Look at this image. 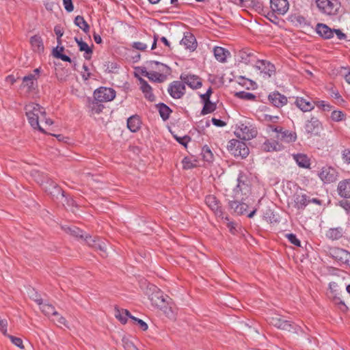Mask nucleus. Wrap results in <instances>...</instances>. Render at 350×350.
I'll use <instances>...</instances> for the list:
<instances>
[{
  "label": "nucleus",
  "mask_w": 350,
  "mask_h": 350,
  "mask_svg": "<svg viewBox=\"0 0 350 350\" xmlns=\"http://www.w3.org/2000/svg\"><path fill=\"white\" fill-rule=\"evenodd\" d=\"M114 315L122 324H125L127 322L128 319H130L131 314L126 309L119 308L116 306L114 308Z\"/></svg>",
  "instance_id": "28"
},
{
  "label": "nucleus",
  "mask_w": 350,
  "mask_h": 350,
  "mask_svg": "<svg viewBox=\"0 0 350 350\" xmlns=\"http://www.w3.org/2000/svg\"><path fill=\"white\" fill-rule=\"evenodd\" d=\"M75 40L78 44L79 51H84V57L86 59H90L92 57V49L88 45V44L82 40V39H78L77 37L75 38Z\"/></svg>",
  "instance_id": "36"
},
{
  "label": "nucleus",
  "mask_w": 350,
  "mask_h": 350,
  "mask_svg": "<svg viewBox=\"0 0 350 350\" xmlns=\"http://www.w3.org/2000/svg\"><path fill=\"white\" fill-rule=\"evenodd\" d=\"M183 167L185 170L191 169L196 166L195 163H193V161L191 158L186 157L183 159L182 161Z\"/></svg>",
  "instance_id": "52"
},
{
  "label": "nucleus",
  "mask_w": 350,
  "mask_h": 350,
  "mask_svg": "<svg viewBox=\"0 0 350 350\" xmlns=\"http://www.w3.org/2000/svg\"><path fill=\"white\" fill-rule=\"evenodd\" d=\"M212 93H213L212 88L210 87L205 94H202L200 96L202 101L205 102V101L210 100V97H211Z\"/></svg>",
  "instance_id": "61"
},
{
  "label": "nucleus",
  "mask_w": 350,
  "mask_h": 350,
  "mask_svg": "<svg viewBox=\"0 0 350 350\" xmlns=\"http://www.w3.org/2000/svg\"><path fill=\"white\" fill-rule=\"evenodd\" d=\"M329 289L330 293L334 299H339V295L340 294V290L338 284L336 282H331L329 284Z\"/></svg>",
  "instance_id": "47"
},
{
  "label": "nucleus",
  "mask_w": 350,
  "mask_h": 350,
  "mask_svg": "<svg viewBox=\"0 0 350 350\" xmlns=\"http://www.w3.org/2000/svg\"><path fill=\"white\" fill-rule=\"evenodd\" d=\"M88 107L92 114H99L104 106L100 102L88 98Z\"/></svg>",
  "instance_id": "37"
},
{
  "label": "nucleus",
  "mask_w": 350,
  "mask_h": 350,
  "mask_svg": "<svg viewBox=\"0 0 350 350\" xmlns=\"http://www.w3.org/2000/svg\"><path fill=\"white\" fill-rule=\"evenodd\" d=\"M315 105H316L318 107H319V108L322 109H323V110H324V111H330V110H331V109H332V107L329 104L326 103H325V101H323V100H319V101H317V102L315 103Z\"/></svg>",
  "instance_id": "57"
},
{
  "label": "nucleus",
  "mask_w": 350,
  "mask_h": 350,
  "mask_svg": "<svg viewBox=\"0 0 350 350\" xmlns=\"http://www.w3.org/2000/svg\"><path fill=\"white\" fill-rule=\"evenodd\" d=\"M53 55L64 62H71V59L68 55L62 54L60 51H58L57 49L53 50Z\"/></svg>",
  "instance_id": "55"
},
{
  "label": "nucleus",
  "mask_w": 350,
  "mask_h": 350,
  "mask_svg": "<svg viewBox=\"0 0 350 350\" xmlns=\"http://www.w3.org/2000/svg\"><path fill=\"white\" fill-rule=\"evenodd\" d=\"M127 127L131 132H137L141 127V121L139 117L135 115L132 116L128 118Z\"/></svg>",
  "instance_id": "30"
},
{
  "label": "nucleus",
  "mask_w": 350,
  "mask_h": 350,
  "mask_svg": "<svg viewBox=\"0 0 350 350\" xmlns=\"http://www.w3.org/2000/svg\"><path fill=\"white\" fill-rule=\"evenodd\" d=\"M264 120H265V121H267L269 122L275 123V122H278V121L279 120V117L266 114V115H265Z\"/></svg>",
  "instance_id": "63"
},
{
  "label": "nucleus",
  "mask_w": 350,
  "mask_h": 350,
  "mask_svg": "<svg viewBox=\"0 0 350 350\" xmlns=\"http://www.w3.org/2000/svg\"><path fill=\"white\" fill-rule=\"evenodd\" d=\"M139 84H140V90L144 94L146 98H147L150 101H154L155 96L152 93V90L151 86L148 83V82L142 78L139 79Z\"/></svg>",
  "instance_id": "24"
},
{
  "label": "nucleus",
  "mask_w": 350,
  "mask_h": 350,
  "mask_svg": "<svg viewBox=\"0 0 350 350\" xmlns=\"http://www.w3.org/2000/svg\"><path fill=\"white\" fill-rule=\"evenodd\" d=\"M201 154L205 161L211 163L213 161L214 156L208 146H204L202 148Z\"/></svg>",
  "instance_id": "45"
},
{
  "label": "nucleus",
  "mask_w": 350,
  "mask_h": 350,
  "mask_svg": "<svg viewBox=\"0 0 350 350\" xmlns=\"http://www.w3.org/2000/svg\"><path fill=\"white\" fill-rule=\"evenodd\" d=\"M322 129V124L316 117H312L305 124L306 132L313 135H319Z\"/></svg>",
  "instance_id": "15"
},
{
  "label": "nucleus",
  "mask_w": 350,
  "mask_h": 350,
  "mask_svg": "<svg viewBox=\"0 0 350 350\" xmlns=\"http://www.w3.org/2000/svg\"><path fill=\"white\" fill-rule=\"evenodd\" d=\"M228 151L235 157L245 158L249 154V148L246 144L238 139H231L228 144Z\"/></svg>",
  "instance_id": "3"
},
{
  "label": "nucleus",
  "mask_w": 350,
  "mask_h": 350,
  "mask_svg": "<svg viewBox=\"0 0 350 350\" xmlns=\"http://www.w3.org/2000/svg\"><path fill=\"white\" fill-rule=\"evenodd\" d=\"M63 3L64 5L65 10L67 12H70L73 11L74 6H73L72 0H63Z\"/></svg>",
  "instance_id": "60"
},
{
  "label": "nucleus",
  "mask_w": 350,
  "mask_h": 350,
  "mask_svg": "<svg viewBox=\"0 0 350 350\" xmlns=\"http://www.w3.org/2000/svg\"><path fill=\"white\" fill-rule=\"evenodd\" d=\"M268 99L276 107H281L287 103V98L278 92L271 93L268 96Z\"/></svg>",
  "instance_id": "21"
},
{
  "label": "nucleus",
  "mask_w": 350,
  "mask_h": 350,
  "mask_svg": "<svg viewBox=\"0 0 350 350\" xmlns=\"http://www.w3.org/2000/svg\"><path fill=\"white\" fill-rule=\"evenodd\" d=\"M344 232L345 231L342 227L332 228L326 232L325 236L329 239L335 241L342 237Z\"/></svg>",
  "instance_id": "29"
},
{
  "label": "nucleus",
  "mask_w": 350,
  "mask_h": 350,
  "mask_svg": "<svg viewBox=\"0 0 350 350\" xmlns=\"http://www.w3.org/2000/svg\"><path fill=\"white\" fill-rule=\"evenodd\" d=\"M168 92L172 98H180L185 92V83L178 81L172 82L168 88Z\"/></svg>",
  "instance_id": "14"
},
{
  "label": "nucleus",
  "mask_w": 350,
  "mask_h": 350,
  "mask_svg": "<svg viewBox=\"0 0 350 350\" xmlns=\"http://www.w3.org/2000/svg\"><path fill=\"white\" fill-rule=\"evenodd\" d=\"M345 114L341 111H333L331 114V118L335 122H339L344 120Z\"/></svg>",
  "instance_id": "51"
},
{
  "label": "nucleus",
  "mask_w": 350,
  "mask_h": 350,
  "mask_svg": "<svg viewBox=\"0 0 350 350\" xmlns=\"http://www.w3.org/2000/svg\"><path fill=\"white\" fill-rule=\"evenodd\" d=\"M234 200H229L228 206L230 209L233 211L234 214L238 215H243L246 213L248 208V204L244 201L245 198H233Z\"/></svg>",
  "instance_id": "10"
},
{
  "label": "nucleus",
  "mask_w": 350,
  "mask_h": 350,
  "mask_svg": "<svg viewBox=\"0 0 350 350\" xmlns=\"http://www.w3.org/2000/svg\"><path fill=\"white\" fill-rule=\"evenodd\" d=\"M142 75L154 82L161 83L163 82L165 79V77L163 74L154 71L148 72L146 69L142 70Z\"/></svg>",
  "instance_id": "33"
},
{
  "label": "nucleus",
  "mask_w": 350,
  "mask_h": 350,
  "mask_svg": "<svg viewBox=\"0 0 350 350\" xmlns=\"http://www.w3.org/2000/svg\"><path fill=\"white\" fill-rule=\"evenodd\" d=\"M235 96L237 98L247 100H254L256 98V96L250 92H247L244 91L239 92L235 94Z\"/></svg>",
  "instance_id": "48"
},
{
  "label": "nucleus",
  "mask_w": 350,
  "mask_h": 350,
  "mask_svg": "<svg viewBox=\"0 0 350 350\" xmlns=\"http://www.w3.org/2000/svg\"><path fill=\"white\" fill-rule=\"evenodd\" d=\"M317 33L324 39H330L334 36V29H331L327 25L318 23L316 26Z\"/></svg>",
  "instance_id": "23"
},
{
  "label": "nucleus",
  "mask_w": 350,
  "mask_h": 350,
  "mask_svg": "<svg viewBox=\"0 0 350 350\" xmlns=\"http://www.w3.org/2000/svg\"><path fill=\"white\" fill-rule=\"evenodd\" d=\"M205 203L215 213L216 216L219 217L222 219L224 218V209L221 206V204L220 201L215 196L208 195L206 196ZM225 219L228 221L229 220L228 217H226Z\"/></svg>",
  "instance_id": "6"
},
{
  "label": "nucleus",
  "mask_w": 350,
  "mask_h": 350,
  "mask_svg": "<svg viewBox=\"0 0 350 350\" xmlns=\"http://www.w3.org/2000/svg\"><path fill=\"white\" fill-rule=\"evenodd\" d=\"M122 345L125 350H138L131 341L125 338L122 339Z\"/></svg>",
  "instance_id": "53"
},
{
  "label": "nucleus",
  "mask_w": 350,
  "mask_h": 350,
  "mask_svg": "<svg viewBox=\"0 0 350 350\" xmlns=\"http://www.w3.org/2000/svg\"><path fill=\"white\" fill-rule=\"evenodd\" d=\"M157 108L161 118L163 120H167L170 118V114L172 113V109L164 103H159L157 105Z\"/></svg>",
  "instance_id": "41"
},
{
  "label": "nucleus",
  "mask_w": 350,
  "mask_h": 350,
  "mask_svg": "<svg viewBox=\"0 0 350 350\" xmlns=\"http://www.w3.org/2000/svg\"><path fill=\"white\" fill-rule=\"evenodd\" d=\"M288 241L293 245L296 246H300L301 242L297 238L296 235L294 234H287L286 235Z\"/></svg>",
  "instance_id": "56"
},
{
  "label": "nucleus",
  "mask_w": 350,
  "mask_h": 350,
  "mask_svg": "<svg viewBox=\"0 0 350 350\" xmlns=\"http://www.w3.org/2000/svg\"><path fill=\"white\" fill-rule=\"evenodd\" d=\"M115 97V90L109 88L100 87L94 92V100L100 103L111 101L113 100Z\"/></svg>",
  "instance_id": "5"
},
{
  "label": "nucleus",
  "mask_w": 350,
  "mask_h": 350,
  "mask_svg": "<svg viewBox=\"0 0 350 350\" xmlns=\"http://www.w3.org/2000/svg\"><path fill=\"white\" fill-rule=\"evenodd\" d=\"M316 4L321 13L328 16L336 15L340 8L338 0H316Z\"/></svg>",
  "instance_id": "2"
},
{
  "label": "nucleus",
  "mask_w": 350,
  "mask_h": 350,
  "mask_svg": "<svg viewBox=\"0 0 350 350\" xmlns=\"http://www.w3.org/2000/svg\"><path fill=\"white\" fill-rule=\"evenodd\" d=\"M35 301L40 306V309L46 316H59V313L53 305L43 303L42 299H36Z\"/></svg>",
  "instance_id": "22"
},
{
  "label": "nucleus",
  "mask_w": 350,
  "mask_h": 350,
  "mask_svg": "<svg viewBox=\"0 0 350 350\" xmlns=\"http://www.w3.org/2000/svg\"><path fill=\"white\" fill-rule=\"evenodd\" d=\"M146 293L149 297L152 304L161 306L164 304L165 299L161 295V292L154 284L148 283Z\"/></svg>",
  "instance_id": "7"
},
{
  "label": "nucleus",
  "mask_w": 350,
  "mask_h": 350,
  "mask_svg": "<svg viewBox=\"0 0 350 350\" xmlns=\"http://www.w3.org/2000/svg\"><path fill=\"white\" fill-rule=\"evenodd\" d=\"M235 3L241 7L248 8L250 6L255 7L256 10H260L262 4L260 2L254 3L252 0H234Z\"/></svg>",
  "instance_id": "43"
},
{
  "label": "nucleus",
  "mask_w": 350,
  "mask_h": 350,
  "mask_svg": "<svg viewBox=\"0 0 350 350\" xmlns=\"http://www.w3.org/2000/svg\"><path fill=\"white\" fill-rule=\"evenodd\" d=\"M234 135L240 139L247 141L255 137L257 131L251 126L241 124L234 131Z\"/></svg>",
  "instance_id": "8"
},
{
  "label": "nucleus",
  "mask_w": 350,
  "mask_h": 350,
  "mask_svg": "<svg viewBox=\"0 0 350 350\" xmlns=\"http://www.w3.org/2000/svg\"><path fill=\"white\" fill-rule=\"evenodd\" d=\"M329 254L333 260L338 262H350V252L344 249L339 247L331 248L329 250Z\"/></svg>",
  "instance_id": "13"
},
{
  "label": "nucleus",
  "mask_w": 350,
  "mask_h": 350,
  "mask_svg": "<svg viewBox=\"0 0 350 350\" xmlns=\"http://www.w3.org/2000/svg\"><path fill=\"white\" fill-rule=\"evenodd\" d=\"M282 319V318L279 314H275L273 315L269 316L267 318V322L269 324L275 326V327H277L278 326V325L280 323V321Z\"/></svg>",
  "instance_id": "49"
},
{
  "label": "nucleus",
  "mask_w": 350,
  "mask_h": 350,
  "mask_svg": "<svg viewBox=\"0 0 350 350\" xmlns=\"http://www.w3.org/2000/svg\"><path fill=\"white\" fill-rule=\"evenodd\" d=\"M75 24L81 29L85 33H88L90 30L89 25L81 16H77L75 17Z\"/></svg>",
  "instance_id": "44"
},
{
  "label": "nucleus",
  "mask_w": 350,
  "mask_h": 350,
  "mask_svg": "<svg viewBox=\"0 0 350 350\" xmlns=\"http://www.w3.org/2000/svg\"><path fill=\"white\" fill-rule=\"evenodd\" d=\"M180 43L191 51H194L197 46L196 38L190 33H185Z\"/></svg>",
  "instance_id": "26"
},
{
  "label": "nucleus",
  "mask_w": 350,
  "mask_h": 350,
  "mask_svg": "<svg viewBox=\"0 0 350 350\" xmlns=\"http://www.w3.org/2000/svg\"><path fill=\"white\" fill-rule=\"evenodd\" d=\"M245 178V177L241 174L239 175L237 178V185L233 190V198H244V196H247L249 194L250 188L249 185L245 183L244 180Z\"/></svg>",
  "instance_id": "9"
},
{
  "label": "nucleus",
  "mask_w": 350,
  "mask_h": 350,
  "mask_svg": "<svg viewBox=\"0 0 350 350\" xmlns=\"http://www.w3.org/2000/svg\"><path fill=\"white\" fill-rule=\"evenodd\" d=\"M64 230L70 235L75 237L77 238H79L81 240L84 238L83 232L81 230H80L79 228H77L76 226H67V227H62Z\"/></svg>",
  "instance_id": "40"
},
{
  "label": "nucleus",
  "mask_w": 350,
  "mask_h": 350,
  "mask_svg": "<svg viewBox=\"0 0 350 350\" xmlns=\"http://www.w3.org/2000/svg\"><path fill=\"white\" fill-rule=\"evenodd\" d=\"M255 68L260 70L264 77L269 78L275 72V66L266 60H258L256 62Z\"/></svg>",
  "instance_id": "11"
},
{
  "label": "nucleus",
  "mask_w": 350,
  "mask_h": 350,
  "mask_svg": "<svg viewBox=\"0 0 350 350\" xmlns=\"http://www.w3.org/2000/svg\"><path fill=\"white\" fill-rule=\"evenodd\" d=\"M270 7L273 12L284 15L288 11L289 4L287 0H270Z\"/></svg>",
  "instance_id": "16"
},
{
  "label": "nucleus",
  "mask_w": 350,
  "mask_h": 350,
  "mask_svg": "<svg viewBox=\"0 0 350 350\" xmlns=\"http://www.w3.org/2000/svg\"><path fill=\"white\" fill-rule=\"evenodd\" d=\"M340 205L347 212L350 213V201L343 200L340 202Z\"/></svg>",
  "instance_id": "64"
},
{
  "label": "nucleus",
  "mask_w": 350,
  "mask_h": 350,
  "mask_svg": "<svg viewBox=\"0 0 350 350\" xmlns=\"http://www.w3.org/2000/svg\"><path fill=\"white\" fill-rule=\"evenodd\" d=\"M132 47L139 51H145L147 49V44L141 42H135L132 44Z\"/></svg>",
  "instance_id": "58"
},
{
  "label": "nucleus",
  "mask_w": 350,
  "mask_h": 350,
  "mask_svg": "<svg viewBox=\"0 0 350 350\" xmlns=\"http://www.w3.org/2000/svg\"><path fill=\"white\" fill-rule=\"evenodd\" d=\"M297 327H298L297 325H295L291 321L283 319L281 320L280 323L277 327V328H278V329L288 331V332H292V331L297 332Z\"/></svg>",
  "instance_id": "42"
},
{
  "label": "nucleus",
  "mask_w": 350,
  "mask_h": 350,
  "mask_svg": "<svg viewBox=\"0 0 350 350\" xmlns=\"http://www.w3.org/2000/svg\"><path fill=\"white\" fill-rule=\"evenodd\" d=\"M237 56L239 59V61L245 64H250L254 62L256 63L257 61L255 53L249 49H245L239 51L238 52Z\"/></svg>",
  "instance_id": "17"
},
{
  "label": "nucleus",
  "mask_w": 350,
  "mask_h": 350,
  "mask_svg": "<svg viewBox=\"0 0 350 350\" xmlns=\"http://www.w3.org/2000/svg\"><path fill=\"white\" fill-rule=\"evenodd\" d=\"M310 202V200L306 194L297 195L295 200V206L298 209L304 208Z\"/></svg>",
  "instance_id": "39"
},
{
  "label": "nucleus",
  "mask_w": 350,
  "mask_h": 350,
  "mask_svg": "<svg viewBox=\"0 0 350 350\" xmlns=\"http://www.w3.org/2000/svg\"><path fill=\"white\" fill-rule=\"evenodd\" d=\"M294 160L300 167L309 168L310 165V159L306 154H295L293 155Z\"/></svg>",
  "instance_id": "34"
},
{
  "label": "nucleus",
  "mask_w": 350,
  "mask_h": 350,
  "mask_svg": "<svg viewBox=\"0 0 350 350\" xmlns=\"http://www.w3.org/2000/svg\"><path fill=\"white\" fill-rule=\"evenodd\" d=\"M213 53L216 59L222 63L226 61L227 56L230 55V53L228 50L220 46H215L213 49Z\"/></svg>",
  "instance_id": "35"
},
{
  "label": "nucleus",
  "mask_w": 350,
  "mask_h": 350,
  "mask_svg": "<svg viewBox=\"0 0 350 350\" xmlns=\"http://www.w3.org/2000/svg\"><path fill=\"white\" fill-rule=\"evenodd\" d=\"M295 104L298 108L304 112L310 111L314 107L311 102L306 100L302 97H297L295 100Z\"/></svg>",
  "instance_id": "32"
},
{
  "label": "nucleus",
  "mask_w": 350,
  "mask_h": 350,
  "mask_svg": "<svg viewBox=\"0 0 350 350\" xmlns=\"http://www.w3.org/2000/svg\"><path fill=\"white\" fill-rule=\"evenodd\" d=\"M176 139L178 143L184 146L185 147H187V144L190 141V137L187 135H185L183 137H176L175 136Z\"/></svg>",
  "instance_id": "59"
},
{
  "label": "nucleus",
  "mask_w": 350,
  "mask_h": 350,
  "mask_svg": "<svg viewBox=\"0 0 350 350\" xmlns=\"http://www.w3.org/2000/svg\"><path fill=\"white\" fill-rule=\"evenodd\" d=\"M338 192L340 196L350 198V179H345L339 182Z\"/></svg>",
  "instance_id": "25"
},
{
  "label": "nucleus",
  "mask_w": 350,
  "mask_h": 350,
  "mask_svg": "<svg viewBox=\"0 0 350 350\" xmlns=\"http://www.w3.org/2000/svg\"><path fill=\"white\" fill-rule=\"evenodd\" d=\"M261 149L265 152L280 151L282 146L275 140L267 139L261 146Z\"/></svg>",
  "instance_id": "27"
},
{
  "label": "nucleus",
  "mask_w": 350,
  "mask_h": 350,
  "mask_svg": "<svg viewBox=\"0 0 350 350\" xmlns=\"http://www.w3.org/2000/svg\"><path fill=\"white\" fill-rule=\"evenodd\" d=\"M342 159L347 164L350 163V150L345 149L342 151Z\"/></svg>",
  "instance_id": "62"
},
{
  "label": "nucleus",
  "mask_w": 350,
  "mask_h": 350,
  "mask_svg": "<svg viewBox=\"0 0 350 350\" xmlns=\"http://www.w3.org/2000/svg\"><path fill=\"white\" fill-rule=\"evenodd\" d=\"M83 241H84L89 247L101 252L102 256L106 254L108 243L105 239L96 237H92L90 235L85 234Z\"/></svg>",
  "instance_id": "4"
},
{
  "label": "nucleus",
  "mask_w": 350,
  "mask_h": 350,
  "mask_svg": "<svg viewBox=\"0 0 350 350\" xmlns=\"http://www.w3.org/2000/svg\"><path fill=\"white\" fill-rule=\"evenodd\" d=\"M275 138L286 143H292L297 140V134L294 131L286 130L282 127V131L278 132Z\"/></svg>",
  "instance_id": "20"
},
{
  "label": "nucleus",
  "mask_w": 350,
  "mask_h": 350,
  "mask_svg": "<svg viewBox=\"0 0 350 350\" xmlns=\"http://www.w3.org/2000/svg\"><path fill=\"white\" fill-rule=\"evenodd\" d=\"M7 336L10 339V340L14 345L19 347L20 349H24L23 340L21 338L11 335H8Z\"/></svg>",
  "instance_id": "54"
},
{
  "label": "nucleus",
  "mask_w": 350,
  "mask_h": 350,
  "mask_svg": "<svg viewBox=\"0 0 350 350\" xmlns=\"http://www.w3.org/2000/svg\"><path fill=\"white\" fill-rule=\"evenodd\" d=\"M130 319L133 321L134 324L138 325V326L143 330L146 331L148 329V325L143 320L139 319L133 315L130 317Z\"/></svg>",
  "instance_id": "50"
},
{
  "label": "nucleus",
  "mask_w": 350,
  "mask_h": 350,
  "mask_svg": "<svg viewBox=\"0 0 350 350\" xmlns=\"http://www.w3.org/2000/svg\"><path fill=\"white\" fill-rule=\"evenodd\" d=\"M180 79L184 83L192 89H198L202 86L201 79L196 75H182Z\"/></svg>",
  "instance_id": "19"
},
{
  "label": "nucleus",
  "mask_w": 350,
  "mask_h": 350,
  "mask_svg": "<svg viewBox=\"0 0 350 350\" xmlns=\"http://www.w3.org/2000/svg\"><path fill=\"white\" fill-rule=\"evenodd\" d=\"M204 103V107L201 111L202 115H206L213 112L216 109V104L212 103L211 100L205 101Z\"/></svg>",
  "instance_id": "46"
},
{
  "label": "nucleus",
  "mask_w": 350,
  "mask_h": 350,
  "mask_svg": "<svg viewBox=\"0 0 350 350\" xmlns=\"http://www.w3.org/2000/svg\"><path fill=\"white\" fill-rule=\"evenodd\" d=\"M25 110L31 126L34 129H38L42 133H45L44 130L39 123L40 122H42L45 109L37 103H31L25 105Z\"/></svg>",
  "instance_id": "1"
},
{
  "label": "nucleus",
  "mask_w": 350,
  "mask_h": 350,
  "mask_svg": "<svg viewBox=\"0 0 350 350\" xmlns=\"http://www.w3.org/2000/svg\"><path fill=\"white\" fill-rule=\"evenodd\" d=\"M44 188L52 197L58 198L59 195L64 196V191L53 180L49 179L44 185Z\"/></svg>",
  "instance_id": "18"
},
{
  "label": "nucleus",
  "mask_w": 350,
  "mask_h": 350,
  "mask_svg": "<svg viewBox=\"0 0 350 350\" xmlns=\"http://www.w3.org/2000/svg\"><path fill=\"white\" fill-rule=\"evenodd\" d=\"M319 176L324 183H334L337 180L338 172L336 170L330 166L323 167L319 173Z\"/></svg>",
  "instance_id": "12"
},
{
  "label": "nucleus",
  "mask_w": 350,
  "mask_h": 350,
  "mask_svg": "<svg viewBox=\"0 0 350 350\" xmlns=\"http://www.w3.org/2000/svg\"><path fill=\"white\" fill-rule=\"evenodd\" d=\"M36 79L35 75L29 74L23 77L22 85L23 87H26L27 88V91L30 92L35 89L34 81H36Z\"/></svg>",
  "instance_id": "38"
},
{
  "label": "nucleus",
  "mask_w": 350,
  "mask_h": 350,
  "mask_svg": "<svg viewBox=\"0 0 350 350\" xmlns=\"http://www.w3.org/2000/svg\"><path fill=\"white\" fill-rule=\"evenodd\" d=\"M30 43L33 51L41 53L44 51V44L42 38L35 35L30 38Z\"/></svg>",
  "instance_id": "31"
}]
</instances>
